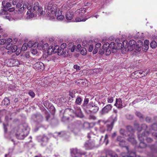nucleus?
Instances as JSON below:
<instances>
[{
    "mask_svg": "<svg viewBox=\"0 0 157 157\" xmlns=\"http://www.w3.org/2000/svg\"><path fill=\"white\" fill-rule=\"evenodd\" d=\"M117 140L120 141V143L119 145L122 147L124 146L125 144V141L123 139L121 136H118L117 138Z\"/></svg>",
    "mask_w": 157,
    "mask_h": 157,
    "instance_id": "obj_28",
    "label": "nucleus"
},
{
    "mask_svg": "<svg viewBox=\"0 0 157 157\" xmlns=\"http://www.w3.org/2000/svg\"><path fill=\"white\" fill-rule=\"evenodd\" d=\"M117 46L116 47L117 49H123V50H125V48H124L125 45V44H123H123H122L121 43H118V42H117Z\"/></svg>",
    "mask_w": 157,
    "mask_h": 157,
    "instance_id": "obj_26",
    "label": "nucleus"
},
{
    "mask_svg": "<svg viewBox=\"0 0 157 157\" xmlns=\"http://www.w3.org/2000/svg\"><path fill=\"white\" fill-rule=\"evenodd\" d=\"M38 42H34L33 41V44L32 47L33 48L36 49L38 47Z\"/></svg>",
    "mask_w": 157,
    "mask_h": 157,
    "instance_id": "obj_39",
    "label": "nucleus"
},
{
    "mask_svg": "<svg viewBox=\"0 0 157 157\" xmlns=\"http://www.w3.org/2000/svg\"><path fill=\"white\" fill-rule=\"evenodd\" d=\"M90 111L93 113H96L99 109V108L97 106L94 104H90V106L89 107Z\"/></svg>",
    "mask_w": 157,
    "mask_h": 157,
    "instance_id": "obj_17",
    "label": "nucleus"
},
{
    "mask_svg": "<svg viewBox=\"0 0 157 157\" xmlns=\"http://www.w3.org/2000/svg\"><path fill=\"white\" fill-rule=\"evenodd\" d=\"M3 103L5 105H8L10 103V100L7 98H5L2 101Z\"/></svg>",
    "mask_w": 157,
    "mask_h": 157,
    "instance_id": "obj_32",
    "label": "nucleus"
},
{
    "mask_svg": "<svg viewBox=\"0 0 157 157\" xmlns=\"http://www.w3.org/2000/svg\"><path fill=\"white\" fill-rule=\"evenodd\" d=\"M67 46V44L65 43H63L60 46V49L62 50H63V52L64 49L66 48ZM64 54V52H63V55Z\"/></svg>",
    "mask_w": 157,
    "mask_h": 157,
    "instance_id": "obj_40",
    "label": "nucleus"
},
{
    "mask_svg": "<svg viewBox=\"0 0 157 157\" xmlns=\"http://www.w3.org/2000/svg\"><path fill=\"white\" fill-rule=\"evenodd\" d=\"M6 40L5 39H0V45H3L6 42Z\"/></svg>",
    "mask_w": 157,
    "mask_h": 157,
    "instance_id": "obj_41",
    "label": "nucleus"
},
{
    "mask_svg": "<svg viewBox=\"0 0 157 157\" xmlns=\"http://www.w3.org/2000/svg\"><path fill=\"white\" fill-rule=\"evenodd\" d=\"M113 122H112L110 123L109 124H107V131H110L113 128Z\"/></svg>",
    "mask_w": 157,
    "mask_h": 157,
    "instance_id": "obj_30",
    "label": "nucleus"
},
{
    "mask_svg": "<svg viewBox=\"0 0 157 157\" xmlns=\"http://www.w3.org/2000/svg\"><path fill=\"white\" fill-rule=\"evenodd\" d=\"M16 5V7L17 8H19L22 6V4L21 3L19 2H18Z\"/></svg>",
    "mask_w": 157,
    "mask_h": 157,
    "instance_id": "obj_62",
    "label": "nucleus"
},
{
    "mask_svg": "<svg viewBox=\"0 0 157 157\" xmlns=\"http://www.w3.org/2000/svg\"><path fill=\"white\" fill-rule=\"evenodd\" d=\"M27 47H28V46H27V43H24L22 47V48H21V50H23V51H25L26 50L27 48Z\"/></svg>",
    "mask_w": 157,
    "mask_h": 157,
    "instance_id": "obj_42",
    "label": "nucleus"
},
{
    "mask_svg": "<svg viewBox=\"0 0 157 157\" xmlns=\"http://www.w3.org/2000/svg\"><path fill=\"white\" fill-rule=\"evenodd\" d=\"M127 129L128 132L131 133L130 134H127V135L129 136V138L127 139L128 140L133 144H136V141L135 140L134 136L133 134L134 130L132 126H128L127 127Z\"/></svg>",
    "mask_w": 157,
    "mask_h": 157,
    "instance_id": "obj_8",
    "label": "nucleus"
},
{
    "mask_svg": "<svg viewBox=\"0 0 157 157\" xmlns=\"http://www.w3.org/2000/svg\"><path fill=\"white\" fill-rule=\"evenodd\" d=\"M74 113L77 117L82 118L83 117L84 115L81 111L80 107L75 106L74 107Z\"/></svg>",
    "mask_w": 157,
    "mask_h": 157,
    "instance_id": "obj_13",
    "label": "nucleus"
},
{
    "mask_svg": "<svg viewBox=\"0 0 157 157\" xmlns=\"http://www.w3.org/2000/svg\"><path fill=\"white\" fill-rule=\"evenodd\" d=\"M109 43L108 42L105 43L103 46L102 48H105V50L108 48Z\"/></svg>",
    "mask_w": 157,
    "mask_h": 157,
    "instance_id": "obj_53",
    "label": "nucleus"
},
{
    "mask_svg": "<svg viewBox=\"0 0 157 157\" xmlns=\"http://www.w3.org/2000/svg\"><path fill=\"white\" fill-rule=\"evenodd\" d=\"M120 132L121 134L123 135V136L125 135L126 136L127 135L126 134V132L124 129H121Z\"/></svg>",
    "mask_w": 157,
    "mask_h": 157,
    "instance_id": "obj_48",
    "label": "nucleus"
},
{
    "mask_svg": "<svg viewBox=\"0 0 157 157\" xmlns=\"http://www.w3.org/2000/svg\"><path fill=\"white\" fill-rule=\"evenodd\" d=\"M89 118L90 119L93 120H95L96 119V117L95 116L92 115H90Z\"/></svg>",
    "mask_w": 157,
    "mask_h": 157,
    "instance_id": "obj_58",
    "label": "nucleus"
},
{
    "mask_svg": "<svg viewBox=\"0 0 157 157\" xmlns=\"http://www.w3.org/2000/svg\"><path fill=\"white\" fill-rule=\"evenodd\" d=\"M98 49L97 48H96L95 47L93 51V53L94 54H96L98 52Z\"/></svg>",
    "mask_w": 157,
    "mask_h": 157,
    "instance_id": "obj_64",
    "label": "nucleus"
},
{
    "mask_svg": "<svg viewBox=\"0 0 157 157\" xmlns=\"http://www.w3.org/2000/svg\"><path fill=\"white\" fill-rule=\"evenodd\" d=\"M112 108V106L111 105H107L102 109L100 112V113L102 115L107 113L110 111Z\"/></svg>",
    "mask_w": 157,
    "mask_h": 157,
    "instance_id": "obj_12",
    "label": "nucleus"
},
{
    "mask_svg": "<svg viewBox=\"0 0 157 157\" xmlns=\"http://www.w3.org/2000/svg\"><path fill=\"white\" fill-rule=\"evenodd\" d=\"M137 47L140 48L143 46V43L141 40H139L136 44Z\"/></svg>",
    "mask_w": 157,
    "mask_h": 157,
    "instance_id": "obj_34",
    "label": "nucleus"
},
{
    "mask_svg": "<svg viewBox=\"0 0 157 157\" xmlns=\"http://www.w3.org/2000/svg\"><path fill=\"white\" fill-rule=\"evenodd\" d=\"M101 46V44L100 43H98L96 44L95 47L96 48H97L98 49V48L99 47H100Z\"/></svg>",
    "mask_w": 157,
    "mask_h": 157,
    "instance_id": "obj_61",
    "label": "nucleus"
},
{
    "mask_svg": "<svg viewBox=\"0 0 157 157\" xmlns=\"http://www.w3.org/2000/svg\"><path fill=\"white\" fill-rule=\"evenodd\" d=\"M101 157H118L117 155L114 152L111 151H108L106 152V156ZM119 157H137L135 153L128 151V155L125 156L124 153H122Z\"/></svg>",
    "mask_w": 157,
    "mask_h": 157,
    "instance_id": "obj_5",
    "label": "nucleus"
},
{
    "mask_svg": "<svg viewBox=\"0 0 157 157\" xmlns=\"http://www.w3.org/2000/svg\"><path fill=\"white\" fill-rule=\"evenodd\" d=\"M108 102L109 103H112L113 101V97L108 98Z\"/></svg>",
    "mask_w": 157,
    "mask_h": 157,
    "instance_id": "obj_55",
    "label": "nucleus"
},
{
    "mask_svg": "<svg viewBox=\"0 0 157 157\" xmlns=\"http://www.w3.org/2000/svg\"><path fill=\"white\" fill-rule=\"evenodd\" d=\"M47 53L48 55H51L54 54L53 50V47L52 46H50L48 50Z\"/></svg>",
    "mask_w": 157,
    "mask_h": 157,
    "instance_id": "obj_29",
    "label": "nucleus"
},
{
    "mask_svg": "<svg viewBox=\"0 0 157 157\" xmlns=\"http://www.w3.org/2000/svg\"><path fill=\"white\" fill-rule=\"evenodd\" d=\"M111 52H112L111 50L109 47L107 49H105V54L107 56L109 55Z\"/></svg>",
    "mask_w": 157,
    "mask_h": 157,
    "instance_id": "obj_38",
    "label": "nucleus"
},
{
    "mask_svg": "<svg viewBox=\"0 0 157 157\" xmlns=\"http://www.w3.org/2000/svg\"><path fill=\"white\" fill-rule=\"evenodd\" d=\"M88 19V18H83L81 16H79L78 15V16L75 18V20L76 22L85 21Z\"/></svg>",
    "mask_w": 157,
    "mask_h": 157,
    "instance_id": "obj_27",
    "label": "nucleus"
},
{
    "mask_svg": "<svg viewBox=\"0 0 157 157\" xmlns=\"http://www.w3.org/2000/svg\"><path fill=\"white\" fill-rule=\"evenodd\" d=\"M11 45L10 44H8L6 47V49L9 50H11Z\"/></svg>",
    "mask_w": 157,
    "mask_h": 157,
    "instance_id": "obj_57",
    "label": "nucleus"
},
{
    "mask_svg": "<svg viewBox=\"0 0 157 157\" xmlns=\"http://www.w3.org/2000/svg\"><path fill=\"white\" fill-rule=\"evenodd\" d=\"M86 9L85 8H81L78 10L76 12V14L81 16L83 15L86 12Z\"/></svg>",
    "mask_w": 157,
    "mask_h": 157,
    "instance_id": "obj_25",
    "label": "nucleus"
},
{
    "mask_svg": "<svg viewBox=\"0 0 157 157\" xmlns=\"http://www.w3.org/2000/svg\"><path fill=\"white\" fill-rule=\"evenodd\" d=\"M33 6L31 4H29L27 3H24L23 6L21 7L18 10L19 13H21L25 10V8H27L28 11L27 13V14L29 18H32L33 17L34 15V11L35 13H38L39 15H44L45 14V12L43 11L42 7L40 6L39 3L38 2L35 3L33 5V8L32 9Z\"/></svg>",
    "mask_w": 157,
    "mask_h": 157,
    "instance_id": "obj_1",
    "label": "nucleus"
},
{
    "mask_svg": "<svg viewBox=\"0 0 157 157\" xmlns=\"http://www.w3.org/2000/svg\"><path fill=\"white\" fill-rule=\"evenodd\" d=\"M21 50L20 48H18L17 49L16 51V54L17 55H19L21 52Z\"/></svg>",
    "mask_w": 157,
    "mask_h": 157,
    "instance_id": "obj_50",
    "label": "nucleus"
},
{
    "mask_svg": "<svg viewBox=\"0 0 157 157\" xmlns=\"http://www.w3.org/2000/svg\"><path fill=\"white\" fill-rule=\"evenodd\" d=\"M94 143L93 141L89 140L84 144V147L86 149H92L94 146Z\"/></svg>",
    "mask_w": 157,
    "mask_h": 157,
    "instance_id": "obj_18",
    "label": "nucleus"
},
{
    "mask_svg": "<svg viewBox=\"0 0 157 157\" xmlns=\"http://www.w3.org/2000/svg\"><path fill=\"white\" fill-rule=\"evenodd\" d=\"M82 99L80 96H78L76 99L75 103L78 105H80L81 104Z\"/></svg>",
    "mask_w": 157,
    "mask_h": 157,
    "instance_id": "obj_31",
    "label": "nucleus"
},
{
    "mask_svg": "<svg viewBox=\"0 0 157 157\" xmlns=\"http://www.w3.org/2000/svg\"><path fill=\"white\" fill-rule=\"evenodd\" d=\"M32 118L34 121L36 122H40L43 119V117L40 114L34 115L33 116Z\"/></svg>",
    "mask_w": 157,
    "mask_h": 157,
    "instance_id": "obj_19",
    "label": "nucleus"
},
{
    "mask_svg": "<svg viewBox=\"0 0 157 157\" xmlns=\"http://www.w3.org/2000/svg\"><path fill=\"white\" fill-rule=\"evenodd\" d=\"M17 46L16 45H14L13 46L11 47V51H12V52H16V50H17Z\"/></svg>",
    "mask_w": 157,
    "mask_h": 157,
    "instance_id": "obj_47",
    "label": "nucleus"
},
{
    "mask_svg": "<svg viewBox=\"0 0 157 157\" xmlns=\"http://www.w3.org/2000/svg\"><path fill=\"white\" fill-rule=\"evenodd\" d=\"M105 52V48H103L102 49H100L99 52V53L101 55L103 54Z\"/></svg>",
    "mask_w": 157,
    "mask_h": 157,
    "instance_id": "obj_54",
    "label": "nucleus"
},
{
    "mask_svg": "<svg viewBox=\"0 0 157 157\" xmlns=\"http://www.w3.org/2000/svg\"><path fill=\"white\" fill-rule=\"evenodd\" d=\"M134 126L135 128H136L137 130L138 131H140L142 129L145 130L147 128V126L145 124H142L141 128H140L139 124L137 123L134 124Z\"/></svg>",
    "mask_w": 157,
    "mask_h": 157,
    "instance_id": "obj_22",
    "label": "nucleus"
},
{
    "mask_svg": "<svg viewBox=\"0 0 157 157\" xmlns=\"http://www.w3.org/2000/svg\"><path fill=\"white\" fill-rule=\"evenodd\" d=\"M125 44L124 48H125V51H132L135 48L136 42L134 40H131L129 41L128 44L127 41H123V44Z\"/></svg>",
    "mask_w": 157,
    "mask_h": 157,
    "instance_id": "obj_7",
    "label": "nucleus"
},
{
    "mask_svg": "<svg viewBox=\"0 0 157 157\" xmlns=\"http://www.w3.org/2000/svg\"><path fill=\"white\" fill-rule=\"evenodd\" d=\"M152 129L154 130H157V123L153 124L151 126Z\"/></svg>",
    "mask_w": 157,
    "mask_h": 157,
    "instance_id": "obj_46",
    "label": "nucleus"
},
{
    "mask_svg": "<svg viewBox=\"0 0 157 157\" xmlns=\"http://www.w3.org/2000/svg\"><path fill=\"white\" fill-rule=\"evenodd\" d=\"M71 156L73 157H83L86 153L77 148L71 149Z\"/></svg>",
    "mask_w": 157,
    "mask_h": 157,
    "instance_id": "obj_6",
    "label": "nucleus"
},
{
    "mask_svg": "<svg viewBox=\"0 0 157 157\" xmlns=\"http://www.w3.org/2000/svg\"><path fill=\"white\" fill-rule=\"evenodd\" d=\"M33 67L36 70L42 71L44 68V66L42 62H38L33 64Z\"/></svg>",
    "mask_w": 157,
    "mask_h": 157,
    "instance_id": "obj_11",
    "label": "nucleus"
},
{
    "mask_svg": "<svg viewBox=\"0 0 157 157\" xmlns=\"http://www.w3.org/2000/svg\"><path fill=\"white\" fill-rule=\"evenodd\" d=\"M108 47L111 49L112 53L116 52L117 51L115 43L113 42H111L110 44H109Z\"/></svg>",
    "mask_w": 157,
    "mask_h": 157,
    "instance_id": "obj_23",
    "label": "nucleus"
},
{
    "mask_svg": "<svg viewBox=\"0 0 157 157\" xmlns=\"http://www.w3.org/2000/svg\"><path fill=\"white\" fill-rule=\"evenodd\" d=\"M47 9L48 11L47 15L49 17V19H53L55 17L59 21H61L64 18V16L62 15V12L60 11L57 5L52 1L49 2L47 6Z\"/></svg>",
    "mask_w": 157,
    "mask_h": 157,
    "instance_id": "obj_2",
    "label": "nucleus"
},
{
    "mask_svg": "<svg viewBox=\"0 0 157 157\" xmlns=\"http://www.w3.org/2000/svg\"><path fill=\"white\" fill-rule=\"evenodd\" d=\"M29 128L27 124H24L20 125L18 127L15 128V136L18 139L22 140L29 134Z\"/></svg>",
    "mask_w": 157,
    "mask_h": 157,
    "instance_id": "obj_3",
    "label": "nucleus"
},
{
    "mask_svg": "<svg viewBox=\"0 0 157 157\" xmlns=\"http://www.w3.org/2000/svg\"><path fill=\"white\" fill-rule=\"evenodd\" d=\"M11 5L10 3H6V6L4 7L3 8L1 9L0 12V15L7 14V11L8 10V8L11 7Z\"/></svg>",
    "mask_w": 157,
    "mask_h": 157,
    "instance_id": "obj_15",
    "label": "nucleus"
},
{
    "mask_svg": "<svg viewBox=\"0 0 157 157\" xmlns=\"http://www.w3.org/2000/svg\"><path fill=\"white\" fill-rule=\"evenodd\" d=\"M69 7L68 6V5L67 4H64L62 6V8L64 10H66L68 9V8Z\"/></svg>",
    "mask_w": 157,
    "mask_h": 157,
    "instance_id": "obj_56",
    "label": "nucleus"
},
{
    "mask_svg": "<svg viewBox=\"0 0 157 157\" xmlns=\"http://www.w3.org/2000/svg\"><path fill=\"white\" fill-rule=\"evenodd\" d=\"M149 70H148L146 72H145L144 71L140 70L134 71L132 73V75H136L138 77H141L146 76L147 74L149 73Z\"/></svg>",
    "mask_w": 157,
    "mask_h": 157,
    "instance_id": "obj_14",
    "label": "nucleus"
},
{
    "mask_svg": "<svg viewBox=\"0 0 157 157\" xmlns=\"http://www.w3.org/2000/svg\"><path fill=\"white\" fill-rule=\"evenodd\" d=\"M4 30L0 26V33L3 34V36L4 37L7 36L8 35L7 34H3L4 33Z\"/></svg>",
    "mask_w": 157,
    "mask_h": 157,
    "instance_id": "obj_37",
    "label": "nucleus"
},
{
    "mask_svg": "<svg viewBox=\"0 0 157 157\" xmlns=\"http://www.w3.org/2000/svg\"><path fill=\"white\" fill-rule=\"evenodd\" d=\"M80 53L83 55H86L87 53V51L86 48H82L80 50Z\"/></svg>",
    "mask_w": 157,
    "mask_h": 157,
    "instance_id": "obj_36",
    "label": "nucleus"
},
{
    "mask_svg": "<svg viewBox=\"0 0 157 157\" xmlns=\"http://www.w3.org/2000/svg\"><path fill=\"white\" fill-rule=\"evenodd\" d=\"M114 105L118 108H121L123 106L121 100L120 98H116V103Z\"/></svg>",
    "mask_w": 157,
    "mask_h": 157,
    "instance_id": "obj_24",
    "label": "nucleus"
},
{
    "mask_svg": "<svg viewBox=\"0 0 157 157\" xmlns=\"http://www.w3.org/2000/svg\"><path fill=\"white\" fill-rule=\"evenodd\" d=\"M80 121H78L77 123H75L72 125V131L75 134H77L80 131Z\"/></svg>",
    "mask_w": 157,
    "mask_h": 157,
    "instance_id": "obj_9",
    "label": "nucleus"
},
{
    "mask_svg": "<svg viewBox=\"0 0 157 157\" xmlns=\"http://www.w3.org/2000/svg\"><path fill=\"white\" fill-rule=\"evenodd\" d=\"M136 114L137 117H138L140 118H143V116L140 113L138 112H136Z\"/></svg>",
    "mask_w": 157,
    "mask_h": 157,
    "instance_id": "obj_43",
    "label": "nucleus"
},
{
    "mask_svg": "<svg viewBox=\"0 0 157 157\" xmlns=\"http://www.w3.org/2000/svg\"><path fill=\"white\" fill-rule=\"evenodd\" d=\"M150 46L152 48H155L157 46V43L155 41H152L150 43Z\"/></svg>",
    "mask_w": 157,
    "mask_h": 157,
    "instance_id": "obj_35",
    "label": "nucleus"
},
{
    "mask_svg": "<svg viewBox=\"0 0 157 157\" xmlns=\"http://www.w3.org/2000/svg\"><path fill=\"white\" fill-rule=\"evenodd\" d=\"M89 99L88 98H85L84 101V103L83 105H86L89 102Z\"/></svg>",
    "mask_w": 157,
    "mask_h": 157,
    "instance_id": "obj_52",
    "label": "nucleus"
},
{
    "mask_svg": "<svg viewBox=\"0 0 157 157\" xmlns=\"http://www.w3.org/2000/svg\"><path fill=\"white\" fill-rule=\"evenodd\" d=\"M82 48L81 47V45L80 44H78L75 48L76 51L78 52L79 51H80L82 49Z\"/></svg>",
    "mask_w": 157,
    "mask_h": 157,
    "instance_id": "obj_45",
    "label": "nucleus"
},
{
    "mask_svg": "<svg viewBox=\"0 0 157 157\" xmlns=\"http://www.w3.org/2000/svg\"><path fill=\"white\" fill-rule=\"evenodd\" d=\"M68 133H66L64 131L58 133V135L60 137H66V135Z\"/></svg>",
    "mask_w": 157,
    "mask_h": 157,
    "instance_id": "obj_33",
    "label": "nucleus"
},
{
    "mask_svg": "<svg viewBox=\"0 0 157 157\" xmlns=\"http://www.w3.org/2000/svg\"><path fill=\"white\" fill-rule=\"evenodd\" d=\"M108 136L106 134L103 140V141L105 142L106 145H107L108 143Z\"/></svg>",
    "mask_w": 157,
    "mask_h": 157,
    "instance_id": "obj_44",
    "label": "nucleus"
},
{
    "mask_svg": "<svg viewBox=\"0 0 157 157\" xmlns=\"http://www.w3.org/2000/svg\"><path fill=\"white\" fill-rule=\"evenodd\" d=\"M54 53H57V54L59 56L63 55V50L60 49L59 46H56L53 48Z\"/></svg>",
    "mask_w": 157,
    "mask_h": 157,
    "instance_id": "obj_21",
    "label": "nucleus"
},
{
    "mask_svg": "<svg viewBox=\"0 0 157 157\" xmlns=\"http://www.w3.org/2000/svg\"><path fill=\"white\" fill-rule=\"evenodd\" d=\"M74 12L71 10L67 12L66 14V18L67 20H71L74 17Z\"/></svg>",
    "mask_w": 157,
    "mask_h": 157,
    "instance_id": "obj_20",
    "label": "nucleus"
},
{
    "mask_svg": "<svg viewBox=\"0 0 157 157\" xmlns=\"http://www.w3.org/2000/svg\"><path fill=\"white\" fill-rule=\"evenodd\" d=\"M33 41H30L27 44L28 47L29 48H31L32 47L33 44Z\"/></svg>",
    "mask_w": 157,
    "mask_h": 157,
    "instance_id": "obj_51",
    "label": "nucleus"
},
{
    "mask_svg": "<svg viewBox=\"0 0 157 157\" xmlns=\"http://www.w3.org/2000/svg\"><path fill=\"white\" fill-rule=\"evenodd\" d=\"M75 45H73V46L71 47V48L70 47L69 48V49H71V52H73L75 49Z\"/></svg>",
    "mask_w": 157,
    "mask_h": 157,
    "instance_id": "obj_60",
    "label": "nucleus"
},
{
    "mask_svg": "<svg viewBox=\"0 0 157 157\" xmlns=\"http://www.w3.org/2000/svg\"><path fill=\"white\" fill-rule=\"evenodd\" d=\"M148 48L149 46L147 44H144L143 48L145 50L147 51L148 49Z\"/></svg>",
    "mask_w": 157,
    "mask_h": 157,
    "instance_id": "obj_59",
    "label": "nucleus"
},
{
    "mask_svg": "<svg viewBox=\"0 0 157 157\" xmlns=\"http://www.w3.org/2000/svg\"><path fill=\"white\" fill-rule=\"evenodd\" d=\"M94 41L92 40H90L86 43V41L83 42L82 45L84 46H86L88 48V51L91 52L93 50L94 48Z\"/></svg>",
    "mask_w": 157,
    "mask_h": 157,
    "instance_id": "obj_10",
    "label": "nucleus"
},
{
    "mask_svg": "<svg viewBox=\"0 0 157 157\" xmlns=\"http://www.w3.org/2000/svg\"><path fill=\"white\" fill-rule=\"evenodd\" d=\"M29 94L32 97L34 98L35 96V94L33 92L30 90L29 92Z\"/></svg>",
    "mask_w": 157,
    "mask_h": 157,
    "instance_id": "obj_49",
    "label": "nucleus"
},
{
    "mask_svg": "<svg viewBox=\"0 0 157 157\" xmlns=\"http://www.w3.org/2000/svg\"><path fill=\"white\" fill-rule=\"evenodd\" d=\"M74 69L77 70H80V67L77 65H75L74 66Z\"/></svg>",
    "mask_w": 157,
    "mask_h": 157,
    "instance_id": "obj_63",
    "label": "nucleus"
},
{
    "mask_svg": "<svg viewBox=\"0 0 157 157\" xmlns=\"http://www.w3.org/2000/svg\"><path fill=\"white\" fill-rule=\"evenodd\" d=\"M149 134L148 132H144L142 134H138V138L140 141L139 147L141 148H144L146 146V144L144 142L147 141L148 143L151 142L153 140L150 138H147V136Z\"/></svg>",
    "mask_w": 157,
    "mask_h": 157,
    "instance_id": "obj_4",
    "label": "nucleus"
},
{
    "mask_svg": "<svg viewBox=\"0 0 157 157\" xmlns=\"http://www.w3.org/2000/svg\"><path fill=\"white\" fill-rule=\"evenodd\" d=\"M38 140L39 142L42 143V144L43 143H46L47 142L49 138L47 136L44 135L38 136Z\"/></svg>",
    "mask_w": 157,
    "mask_h": 157,
    "instance_id": "obj_16",
    "label": "nucleus"
}]
</instances>
